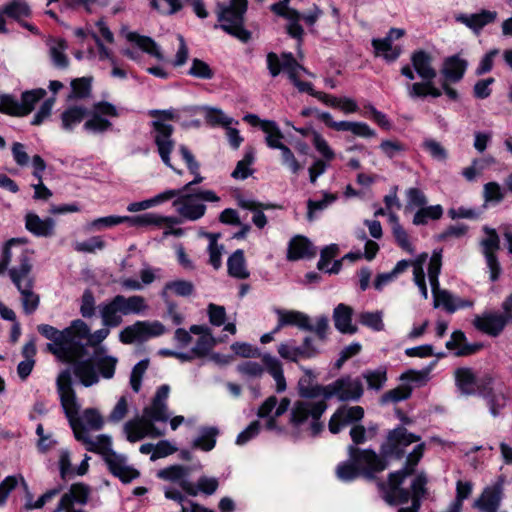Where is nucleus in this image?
<instances>
[{"mask_svg":"<svg viewBox=\"0 0 512 512\" xmlns=\"http://www.w3.org/2000/svg\"><path fill=\"white\" fill-rule=\"evenodd\" d=\"M157 476L163 480L171 481L178 484L182 490L191 496L197 495L194 484L188 479L189 469L180 465H173L165 469L159 470Z\"/></svg>","mask_w":512,"mask_h":512,"instance_id":"cd10ccee","label":"nucleus"},{"mask_svg":"<svg viewBox=\"0 0 512 512\" xmlns=\"http://www.w3.org/2000/svg\"><path fill=\"white\" fill-rule=\"evenodd\" d=\"M278 324L275 331H279L282 327L292 325L299 329H312L310 318L308 315L299 311L277 310Z\"/></svg>","mask_w":512,"mask_h":512,"instance_id":"f704fd0d","label":"nucleus"},{"mask_svg":"<svg viewBox=\"0 0 512 512\" xmlns=\"http://www.w3.org/2000/svg\"><path fill=\"white\" fill-rule=\"evenodd\" d=\"M333 320L337 330L341 333L353 334L356 327L352 324V309L345 305L339 304L333 312Z\"/></svg>","mask_w":512,"mask_h":512,"instance_id":"ea45409f","label":"nucleus"},{"mask_svg":"<svg viewBox=\"0 0 512 512\" xmlns=\"http://www.w3.org/2000/svg\"><path fill=\"white\" fill-rule=\"evenodd\" d=\"M16 254V262L9 270V276L17 290L28 287H34L35 279L32 275V255L33 252L28 249L26 243L23 246H17L11 250Z\"/></svg>","mask_w":512,"mask_h":512,"instance_id":"4468645a","label":"nucleus"},{"mask_svg":"<svg viewBox=\"0 0 512 512\" xmlns=\"http://www.w3.org/2000/svg\"><path fill=\"white\" fill-rule=\"evenodd\" d=\"M372 45L375 54L389 62L395 61L401 54V48L398 45H393L389 39H373Z\"/></svg>","mask_w":512,"mask_h":512,"instance_id":"3c124183","label":"nucleus"},{"mask_svg":"<svg viewBox=\"0 0 512 512\" xmlns=\"http://www.w3.org/2000/svg\"><path fill=\"white\" fill-rule=\"evenodd\" d=\"M65 406H67L68 421L76 440L81 442L88 451L102 455L105 460L106 456L114 451L112 449L111 437L106 434H101L94 438L89 436L86 431H82L81 425L74 419V404L72 406L71 404H66Z\"/></svg>","mask_w":512,"mask_h":512,"instance_id":"ddd939ff","label":"nucleus"},{"mask_svg":"<svg viewBox=\"0 0 512 512\" xmlns=\"http://www.w3.org/2000/svg\"><path fill=\"white\" fill-rule=\"evenodd\" d=\"M45 95L46 91L42 88L23 92L20 101L11 95H1L0 111L13 116L28 115Z\"/></svg>","mask_w":512,"mask_h":512,"instance_id":"2eb2a0df","label":"nucleus"},{"mask_svg":"<svg viewBox=\"0 0 512 512\" xmlns=\"http://www.w3.org/2000/svg\"><path fill=\"white\" fill-rule=\"evenodd\" d=\"M38 331L45 338L52 341V343H49L47 345V349L51 353H53L63 362L72 361V355L69 352V347L67 343L68 331H65V329L60 331L57 330L55 327L47 324H42L38 326Z\"/></svg>","mask_w":512,"mask_h":512,"instance_id":"4be33fe9","label":"nucleus"},{"mask_svg":"<svg viewBox=\"0 0 512 512\" xmlns=\"http://www.w3.org/2000/svg\"><path fill=\"white\" fill-rule=\"evenodd\" d=\"M262 362L265 369L274 378L277 392H283L286 389V381L280 361L274 356L265 354L262 357Z\"/></svg>","mask_w":512,"mask_h":512,"instance_id":"a18cd8bd","label":"nucleus"},{"mask_svg":"<svg viewBox=\"0 0 512 512\" xmlns=\"http://www.w3.org/2000/svg\"><path fill=\"white\" fill-rule=\"evenodd\" d=\"M339 247L336 244H330L326 246L320 255V259L318 261V269L327 273H338L341 269V261H334L331 263V260L338 254Z\"/></svg>","mask_w":512,"mask_h":512,"instance_id":"c03bdc74","label":"nucleus"},{"mask_svg":"<svg viewBox=\"0 0 512 512\" xmlns=\"http://www.w3.org/2000/svg\"><path fill=\"white\" fill-rule=\"evenodd\" d=\"M241 206L244 209L250 210L254 213L253 217H252V222L257 228L263 229L267 225V222H268L267 217L263 213L262 209H269L272 207L271 205H268V204L263 205V204L248 200V201L241 202Z\"/></svg>","mask_w":512,"mask_h":512,"instance_id":"338daca9","label":"nucleus"},{"mask_svg":"<svg viewBox=\"0 0 512 512\" xmlns=\"http://www.w3.org/2000/svg\"><path fill=\"white\" fill-rule=\"evenodd\" d=\"M99 312L103 326L117 327L122 323L123 313L115 297L109 302L102 303Z\"/></svg>","mask_w":512,"mask_h":512,"instance_id":"4c0bfd02","label":"nucleus"},{"mask_svg":"<svg viewBox=\"0 0 512 512\" xmlns=\"http://www.w3.org/2000/svg\"><path fill=\"white\" fill-rule=\"evenodd\" d=\"M246 10L247 0H231L228 4H219L217 8L220 27L242 41L250 38V33L243 27Z\"/></svg>","mask_w":512,"mask_h":512,"instance_id":"9d476101","label":"nucleus"},{"mask_svg":"<svg viewBox=\"0 0 512 512\" xmlns=\"http://www.w3.org/2000/svg\"><path fill=\"white\" fill-rule=\"evenodd\" d=\"M47 45L53 64L58 68H66L68 66V58L65 53L68 48L66 41L61 38H53L48 41Z\"/></svg>","mask_w":512,"mask_h":512,"instance_id":"09e8293b","label":"nucleus"},{"mask_svg":"<svg viewBox=\"0 0 512 512\" xmlns=\"http://www.w3.org/2000/svg\"><path fill=\"white\" fill-rule=\"evenodd\" d=\"M267 66L272 77H276L281 71H284L300 92H307L310 95L315 92L311 83L299 80L300 73H306L307 71L297 63L291 53H283L281 56L273 52L269 53L267 55Z\"/></svg>","mask_w":512,"mask_h":512,"instance_id":"f8f14e48","label":"nucleus"},{"mask_svg":"<svg viewBox=\"0 0 512 512\" xmlns=\"http://www.w3.org/2000/svg\"><path fill=\"white\" fill-rule=\"evenodd\" d=\"M411 62L417 75L422 79L420 82L407 83V95L411 99H423L426 97L438 98L442 91L433 83L437 75L432 66V57L425 51H416L411 56Z\"/></svg>","mask_w":512,"mask_h":512,"instance_id":"0eeeda50","label":"nucleus"},{"mask_svg":"<svg viewBox=\"0 0 512 512\" xmlns=\"http://www.w3.org/2000/svg\"><path fill=\"white\" fill-rule=\"evenodd\" d=\"M428 260V254L427 253H421L419 254L414 260H400L397 262L395 267L393 268L392 272L398 277L401 273L406 271L408 267L412 266L413 268V281L415 285L418 287L422 297L424 299L428 298V289L426 286L425 281V274H424V266Z\"/></svg>","mask_w":512,"mask_h":512,"instance_id":"393cba45","label":"nucleus"},{"mask_svg":"<svg viewBox=\"0 0 512 512\" xmlns=\"http://www.w3.org/2000/svg\"><path fill=\"white\" fill-rule=\"evenodd\" d=\"M190 332L198 336L197 341L192 347V353L196 357H203L207 355L215 345V339L210 331V328L205 325H192Z\"/></svg>","mask_w":512,"mask_h":512,"instance_id":"7c9ffc66","label":"nucleus"},{"mask_svg":"<svg viewBox=\"0 0 512 512\" xmlns=\"http://www.w3.org/2000/svg\"><path fill=\"white\" fill-rule=\"evenodd\" d=\"M467 68V63L465 60L452 56L445 60L442 74L448 81L456 82L459 81Z\"/></svg>","mask_w":512,"mask_h":512,"instance_id":"de8ad7c7","label":"nucleus"},{"mask_svg":"<svg viewBox=\"0 0 512 512\" xmlns=\"http://www.w3.org/2000/svg\"><path fill=\"white\" fill-rule=\"evenodd\" d=\"M419 441V436L409 433L404 427H398L389 433L387 441L382 448L383 454L400 458L405 454L407 446Z\"/></svg>","mask_w":512,"mask_h":512,"instance_id":"b1692460","label":"nucleus"},{"mask_svg":"<svg viewBox=\"0 0 512 512\" xmlns=\"http://www.w3.org/2000/svg\"><path fill=\"white\" fill-rule=\"evenodd\" d=\"M104 461L110 472L124 483H129L140 475L137 469L128 464L127 457L123 454L113 451Z\"/></svg>","mask_w":512,"mask_h":512,"instance_id":"a878e982","label":"nucleus"},{"mask_svg":"<svg viewBox=\"0 0 512 512\" xmlns=\"http://www.w3.org/2000/svg\"><path fill=\"white\" fill-rule=\"evenodd\" d=\"M441 259V251L435 250L430 257L428 265V279L432 289L434 307H442L448 313L471 308L474 305L472 300L460 298L448 290L440 289L438 277L441 271Z\"/></svg>","mask_w":512,"mask_h":512,"instance_id":"6e6552de","label":"nucleus"},{"mask_svg":"<svg viewBox=\"0 0 512 512\" xmlns=\"http://www.w3.org/2000/svg\"><path fill=\"white\" fill-rule=\"evenodd\" d=\"M362 395L363 385L359 378L343 377L326 386V400L337 397L342 401H355Z\"/></svg>","mask_w":512,"mask_h":512,"instance_id":"412c9836","label":"nucleus"},{"mask_svg":"<svg viewBox=\"0 0 512 512\" xmlns=\"http://www.w3.org/2000/svg\"><path fill=\"white\" fill-rule=\"evenodd\" d=\"M348 455L349 458L336 468L337 477L344 482L352 481L359 476L371 478L387 467L385 459L372 450H360L350 445Z\"/></svg>","mask_w":512,"mask_h":512,"instance_id":"39448f33","label":"nucleus"},{"mask_svg":"<svg viewBox=\"0 0 512 512\" xmlns=\"http://www.w3.org/2000/svg\"><path fill=\"white\" fill-rule=\"evenodd\" d=\"M217 435L218 430L214 427L201 428L198 436L193 440L192 447L208 452L215 447Z\"/></svg>","mask_w":512,"mask_h":512,"instance_id":"864d4df0","label":"nucleus"},{"mask_svg":"<svg viewBox=\"0 0 512 512\" xmlns=\"http://www.w3.org/2000/svg\"><path fill=\"white\" fill-rule=\"evenodd\" d=\"M228 273L237 279L249 277L243 250H236L227 260Z\"/></svg>","mask_w":512,"mask_h":512,"instance_id":"8fccbe9b","label":"nucleus"},{"mask_svg":"<svg viewBox=\"0 0 512 512\" xmlns=\"http://www.w3.org/2000/svg\"><path fill=\"white\" fill-rule=\"evenodd\" d=\"M289 406L290 400L288 398L283 397L279 400L275 396H270L259 407L257 415L267 430L279 431L281 428L277 419L287 412Z\"/></svg>","mask_w":512,"mask_h":512,"instance_id":"a211bd4d","label":"nucleus"},{"mask_svg":"<svg viewBox=\"0 0 512 512\" xmlns=\"http://www.w3.org/2000/svg\"><path fill=\"white\" fill-rule=\"evenodd\" d=\"M442 215L443 208L441 205L427 206L426 204L415 212L412 223L416 226L426 225L430 220L440 219Z\"/></svg>","mask_w":512,"mask_h":512,"instance_id":"13d9d810","label":"nucleus"},{"mask_svg":"<svg viewBox=\"0 0 512 512\" xmlns=\"http://www.w3.org/2000/svg\"><path fill=\"white\" fill-rule=\"evenodd\" d=\"M454 376L456 385L463 394L472 395L483 389L470 368H458L455 370Z\"/></svg>","mask_w":512,"mask_h":512,"instance_id":"e433bc0d","label":"nucleus"},{"mask_svg":"<svg viewBox=\"0 0 512 512\" xmlns=\"http://www.w3.org/2000/svg\"><path fill=\"white\" fill-rule=\"evenodd\" d=\"M405 211H417L428 203L425 193L416 187H410L405 191Z\"/></svg>","mask_w":512,"mask_h":512,"instance_id":"69168bd1","label":"nucleus"},{"mask_svg":"<svg viewBox=\"0 0 512 512\" xmlns=\"http://www.w3.org/2000/svg\"><path fill=\"white\" fill-rule=\"evenodd\" d=\"M194 284L191 281L177 279L165 284L162 296L167 297L169 293L179 297H189L194 293Z\"/></svg>","mask_w":512,"mask_h":512,"instance_id":"bf43d9fd","label":"nucleus"},{"mask_svg":"<svg viewBox=\"0 0 512 512\" xmlns=\"http://www.w3.org/2000/svg\"><path fill=\"white\" fill-rule=\"evenodd\" d=\"M164 494L167 499L173 500L177 506H179V512H213L212 510L191 502L173 487H166Z\"/></svg>","mask_w":512,"mask_h":512,"instance_id":"37998d69","label":"nucleus"},{"mask_svg":"<svg viewBox=\"0 0 512 512\" xmlns=\"http://www.w3.org/2000/svg\"><path fill=\"white\" fill-rule=\"evenodd\" d=\"M306 375L298 382L299 393L305 399L296 401L290 412V423L297 433L316 436L322 430L320 417L326 410V386L314 384L312 372L305 369Z\"/></svg>","mask_w":512,"mask_h":512,"instance_id":"f03ea898","label":"nucleus"},{"mask_svg":"<svg viewBox=\"0 0 512 512\" xmlns=\"http://www.w3.org/2000/svg\"><path fill=\"white\" fill-rule=\"evenodd\" d=\"M169 392L168 385L160 386L151 405L144 408L142 416L125 423L124 433L128 441L137 442L145 437L157 438L164 435V430L156 427L155 423L167 422L170 418L166 404Z\"/></svg>","mask_w":512,"mask_h":512,"instance_id":"20e7f679","label":"nucleus"},{"mask_svg":"<svg viewBox=\"0 0 512 512\" xmlns=\"http://www.w3.org/2000/svg\"><path fill=\"white\" fill-rule=\"evenodd\" d=\"M25 226L28 231L39 237H48L52 235L54 221L51 218L41 219L34 213H28L25 219Z\"/></svg>","mask_w":512,"mask_h":512,"instance_id":"58836bf2","label":"nucleus"},{"mask_svg":"<svg viewBox=\"0 0 512 512\" xmlns=\"http://www.w3.org/2000/svg\"><path fill=\"white\" fill-rule=\"evenodd\" d=\"M290 0H282L271 6V10L279 16L284 17L287 21V33L292 37L302 41L304 35V29L300 24V20L303 19L308 25H314L317 20L323 15L322 9L317 5H314L308 12L301 14L299 11L290 8L288 6Z\"/></svg>","mask_w":512,"mask_h":512,"instance_id":"9b49d317","label":"nucleus"},{"mask_svg":"<svg viewBox=\"0 0 512 512\" xmlns=\"http://www.w3.org/2000/svg\"><path fill=\"white\" fill-rule=\"evenodd\" d=\"M484 237L480 241L482 253L486 260V265L490 273L491 281H496L501 273L500 264L496 257V252L500 248V239L494 228L484 226L482 228Z\"/></svg>","mask_w":512,"mask_h":512,"instance_id":"f3484780","label":"nucleus"},{"mask_svg":"<svg viewBox=\"0 0 512 512\" xmlns=\"http://www.w3.org/2000/svg\"><path fill=\"white\" fill-rule=\"evenodd\" d=\"M65 331H68L67 343L69 352L71 353V348L74 343L88 339L90 328L84 321L77 319L74 320L69 327L65 328Z\"/></svg>","mask_w":512,"mask_h":512,"instance_id":"052dcab7","label":"nucleus"},{"mask_svg":"<svg viewBox=\"0 0 512 512\" xmlns=\"http://www.w3.org/2000/svg\"><path fill=\"white\" fill-rule=\"evenodd\" d=\"M110 328L104 326L94 333L89 332L87 342L94 347V351L89 359L77 360L73 364V374L85 387L97 384L100 377L111 379L115 375L118 358L111 355L107 347L100 345L110 334Z\"/></svg>","mask_w":512,"mask_h":512,"instance_id":"7ed1b4c3","label":"nucleus"},{"mask_svg":"<svg viewBox=\"0 0 512 512\" xmlns=\"http://www.w3.org/2000/svg\"><path fill=\"white\" fill-rule=\"evenodd\" d=\"M200 110L203 113L206 122L211 126H221L226 128L234 123V119L227 116L221 109L205 106L200 108ZM235 123L237 122L235 121Z\"/></svg>","mask_w":512,"mask_h":512,"instance_id":"680f3d73","label":"nucleus"},{"mask_svg":"<svg viewBox=\"0 0 512 512\" xmlns=\"http://www.w3.org/2000/svg\"><path fill=\"white\" fill-rule=\"evenodd\" d=\"M174 191L177 192L173 201L175 210L180 216L191 221L198 220L205 214L206 207L203 202L219 201V197L212 190H200L194 194L183 190Z\"/></svg>","mask_w":512,"mask_h":512,"instance_id":"1a4fd4ad","label":"nucleus"},{"mask_svg":"<svg viewBox=\"0 0 512 512\" xmlns=\"http://www.w3.org/2000/svg\"><path fill=\"white\" fill-rule=\"evenodd\" d=\"M177 192H175L173 189L166 190L162 193L157 194L156 196L146 199L139 202H132L128 204L127 211L131 213L144 211L147 209H150L152 207L158 206L168 200L173 199L176 196Z\"/></svg>","mask_w":512,"mask_h":512,"instance_id":"79ce46f5","label":"nucleus"},{"mask_svg":"<svg viewBox=\"0 0 512 512\" xmlns=\"http://www.w3.org/2000/svg\"><path fill=\"white\" fill-rule=\"evenodd\" d=\"M491 383L492 379L487 378V383L480 390V394L486 400L490 414L497 417L506 405V397L501 390L491 387Z\"/></svg>","mask_w":512,"mask_h":512,"instance_id":"72a5a7b5","label":"nucleus"},{"mask_svg":"<svg viewBox=\"0 0 512 512\" xmlns=\"http://www.w3.org/2000/svg\"><path fill=\"white\" fill-rule=\"evenodd\" d=\"M153 125V139L157 146L158 154L162 162L176 171L171 164L170 153L174 149V141L172 139L173 128L170 124L164 123L162 119H155L152 121Z\"/></svg>","mask_w":512,"mask_h":512,"instance_id":"aec40b11","label":"nucleus"},{"mask_svg":"<svg viewBox=\"0 0 512 512\" xmlns=\"http://www.w3.org/2000/svg\"><path fill=\"white\" fill-rule=\"evenodd\" d=\"M115 298L123 315L141 314L148 308L144 297L139 295H133L130 297L117 295Z\"/></svg>","mask_w":512,"mask_h":512,"instance_id":"49530a36","label":"nucleus"},{"mask_svg":"<svg viewBox=\"0 0 512 512\" xmlns=\"http://www.w3.org/2000/svg\"><path fill=\"white\" fill-rule=\"evenodd\" d=\"M362 377L366 381L368 389L379 391L387 381V368L380 366L376 369L366 370Z\"/></svg>","mask_w":512,"mask_h":512,"instance_id":"e2e57ef3","label":"nucleus"},{"mask_svg":"<svg viewBox=\"0 0 512 512\" xmlns=\"http://www.w3.org/2000/svg\"><path fill=\"white\" fill-rule=\"evenodd\" d=\"M165 326L159 321H138L125 327L119 334L124 344L141 343L165 333Z\"/></svg>","mask_w":512,"mask_h":512,"instance_id":"dca6fc26","label":"nucleus"},{"mask_svg":"<svg viewBox=\"0 0 512 512\" xmlns=\"http://www.w3.org/2000/svg\"><path fill=\"white\" fill-rule=\"evenodd\" d=\"M507 321L504 312L503 314L490 312L476 316L473 324L478 330L491 336H497L504 329Z\"/></svg>","mask_w":512,"mask_h":512,"instance_id":"c756f323","label":"nucleus"},{"mask_svg":"<svg viewBox=\"0 0 512 512\" xmlns=\"http://www.w3.org/2000/svg\"><path fill=\"white\" fill-rule=\"evenodd\" d=\"M261 129L265 133V142L271 149H279L284 143V135L279 126L274 121H264L261 123Z\"/></svg>","mask_w":512,"mask_h":512,"instance_id":"4d7b16f0","label":"nucleus"},{"mask_svg":"<svg viewBox=\"0 0 512 512\" xmlns=\"http://www.w3.org/2000/svg\"><path fill=\"white\" fill-rule=\"evenodd\" d=\"M179 151L182 155V158L183 160L186 162L187 164V167L188 169L190 170V172L195 176L194 179L192 181H190L189 183H187L181 190L183 191H189V188L192 186V185H195V184H199L203 181V178L202 176L199 174L198 170H199V164L198 162L194 159V156L192 155V153L188 150V148L184 145L180 146L179 148Z\"/></svg>","mask_w":512,"mask_h":512,"instance_id":"0e129e2a","label":"nucleus"},{"mask_svg":"<svg viewBox=\"0 0 512 512\" xmlns=\"http://www.w3.org/2000/svg\"><path fill=\"white\" fill-rule=\"evenodd\" d=\"M87 115V109L83 106H70L61 114L62 128L67 131L82 122Z\"/></svg>","mask_w":512,"mask_h":512,"instance_id":"6e6d98bb","label":"nucleus"},{"mask_svg":"<svg viewBox=\"0 0 512 512\" xmlns=\"http://www.w3.org/2000/svg\"><path fill=\"white\" fill-rule=\"evenodd\" d=\"M364 416V410L360 406H343L339 408L329 421V430L336 434L342 428L354 422L361 420Z\"/></svg>","mask_w":512,"mask_h":512,"instance_id":"bb28decb","label":"nucleus"},{"mask_svg":"<svg viewBox=\"0 0 512 512\" xmlns=\"http://www.w3.org/2000/svg\"><path fill=\"white\" fill-rule=\"evenodd\" d=\"M424 444L418 443L408 454L406 465L402 470L391 473L387 483H381L382 497L389 505H404L411 502L408 507H401L398 512H417L421 497L425 493L426 477L423 474L415 476L411 483V491L402 488L408 475H411L415 466L423 456Z\"/></svg>","mask_w":512,"mask_h":512,"instance_id":"f257e3e1","label":"nucleus"},{"mask_svg":"<svg viewBox=\"0 0 512 512\" xmlns=\"http://www.w3.org/2000/svg\"><path fill=\"white\" fill-rule=\"evenodd\" d=\"M316 254V248L303 236L293 237L288 246L287 258L295 261L303 258H310Z\"/></svg>","mask_w":512,"mask_h":512,"instance_id":"c9c22d12","label":"nucleus"},{"mask_svg":"<svg viewBox=\"0 0 512 512\" xmlns=\"http://www.w3.org/2000/svg\"><path fill=\"white\" fill-rule=\"evenodd\" d=\"M90 489L82 483L73 484L65 493L54 512H84L83 507L87 504Z\"/></svg>","mask_w":512,"mask_h":512,"instance_id":"5701e85b","label":"nucleus"},{"mask_svg":"<svg viewBox=\"0 0 512 512\" xmlns=\"http://www.w3.org/2000/svg\"><path fill=\"white\" fill-rule=\"evenodd\" d=\"M117 108L108 102H98L94 105L91 117L84 123V129L93 134H101L111 129L112 123L107 117H118Z\"/></svg>","mask_w":512,"mask_h":512,"instance_id":"6ab92c4d","label":"nucleus"},{"mask_svg":"<svg viewBox=\"0 0 512 512\" xmlns=\"http://www.w3.org/2000/svg\"><path fill=\"white\" fill-rule=\"evenodd\" d=\"M169 218L155 214L145 213L136 216H124V221L132 227H147V226H160Z\"/></svg>","mask_w":512,"mask_h":512,"instance_id":"603ef678","label":"nucleus"},{"mask_svg":"<svg viewBox=\"0 0 512 512\" xmlns=\"http://www.w3.org/2000/svg\"><path fill=\"white\" fill-rule=\"evenodd\" d=\"M496 17L497 13L495 11L482 10L474 14H457L455 20L478 34L484 26L492 23Z\"/></svg>","mask_w":512,"mask_h":512,"instance_id":"2f4dec72","label":"nucleus"},{"mask_svg":"<svg viewBox=\"0 0 512 512\" xmlns=\"http://www.w3.org/2000/svg\"><path fill=\"white\" fill-rule=\"evenodd\" d=\"M502 496L503 489L500 483L488 486L475 501L474 507L480 512H505L499 510Z\"/></svg>","mask_w":512,"mask_h":512,"instance_id":"c85d7f7f","label":"nucleus"},{"mask_svg":"<svg viewBox=\"0 0 512 512\" xmlns=\"http://www.w3.org/2000/svg\"><path fill=\"white\" fill-rule=\"evenodd\" d=\"M125 38L128 42L138 47L143 52L147 53L156 60L163 62L165 56L160 46L150 37L140 35L136 32H126Z\"/></svg>","mask_w":512,"mask_h":512,"instance_id":"473e14b6","label":"nucleus"},{"mask_svg":"<svg viewBox=\"0 0 512 512\" xmlns=\"http://www.w3.org/2000/svg\"><path fill=\"white\" fill-rule=\"evenodd\" d=\"M413 386L410 384H401L398 387L384 393L381 397L383 404L397 403L408 399L411 396Z\"/></svg>","mask_w":512,"mask_h":512,"instance_id":"774afa93","label":"nucleus"},{"mask_svg":"<svg viewBox=\"0 0 512 512\" xmlns=\"http://www.w3.org/2000/svg\"><path fill=\"white\" fill-rule=\"evenodd\" d=\"M57 392L61 401L62 408L68 418L66 404H74L75 414L74 419L81 425L82 431L88 433L89 430H100L103 427L104 420L100 413L96 409H86L81 415H79L80 404L77 401L75 392L72 387L71 373L70 371H62L56 380Z\"/></svg>","mask_w":512,"mask_h":512,"instance_id":"423d86ee","label":"nucleus"},{"mask_svg":"<svg viewBox=\"0 0 512 512\" xmlns=\"http://www.w3.org/2000/svg\"><path fill=\"white\" fill-rule=\"evenodd\" d=\"M278 353L282 358L291 362L313 357V350L297 346L293 341L281 343L278 347Z\"/></svg>","mask_w":512,"mask_h":512,"instance_id":"a19ab883","label":"nucleus"},{"mask_svg":"<svg viewBox=\"0 0 512 512\" xmlns=\"http://www.w3.org/2000/svg\"><path fill=\"white\" fill-rule=\"evenodd\" d=\"M434 363H432L429 367L422 370H408L401 374L400 381L403 384H410L415 387H421L428 383L430 380V373L434 367Z\"/></svg>","mask_w":512,"mask_h":512,"instance_id":"5fc2aeb1","label":"nucleus"}]
</instances>
